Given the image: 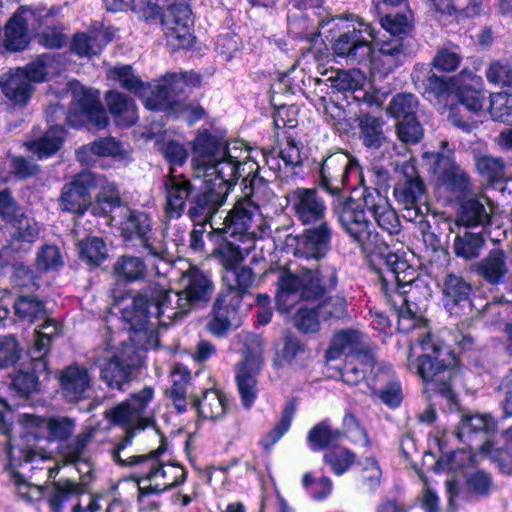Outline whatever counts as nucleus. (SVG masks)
I'll list each match as a JSON object with an SVG mask.
<instances>
[{
  "mask_svg": "<svg viewBox=\"0 0 512 512\" xmlns=\"http://www.w3.org/2000/svg\"><path fill=\"white\" fill-rule=\"evenodd\" d=\"M38 437L32 432H25L16 443L9 441L7 449V469L17 488L18 495L28 501H39L47 497L48 504L53 512H62L64 504L73 498H77L82 492V487L71 480H59L51 486L45 487L29 481L28 472L38 469L46 470L49 478L58 473V468L40 467L52 459L51 454L37 445Z\"/></svg>",
  "mask_w": 512,
  "mask_h": 512,
  "instance_id": "obj_1",
  "label": "nucleus"
},
{
  "mask_svg": "<svg viewBox=\"0 0 512 512\" xmlns=\"http://www.w3.org/2000/svg\"><path fill=\"white\" fill-rule=\"evenodd\" d=\"M71 107L53 104L46 110L49 130L38 140L27 143V148L39 159L56 153L64 139V125L72 128L86 127L88 130H102L109 124V118L100 101L97 90L77 85L72 91Z\"/></svg>",
  "mask_w": 512,
  "mask_h": 512,
  "instance_id": "obj_2",
  "label": "nucleus"
},
{
  "mask_svg": "<svg viewBox=\"0 0 512 512\" xmlns=\"http://www.w3.org/2000/svg\"><path fill=\"white\" fill-rule=\"evenodd\" d=\"M182 298L179 291L172 298L170 291L155 283L143 287L121 312L123 321L134 333L130 340L146 350L158 347L156 326L182 319L192 311L182 307Z\"/></svg>",
  "mask_w": 512,
  "mask_h": 512,
  "instance_id": "obj_3",
  "label": "nucleus"
},
{
  "mask_svg": "<svg viewBox=\"0 0 512 512\" xmlns=\"http://www.w3.org/2000/svg\"><path fill=\"white\" fill-rule=\"evenodd\" d=\"M338 213L340 225L361 250L383 261L384 268L380 276L382 280L390 281L398 288L411 290L418 281L417 271L405 259L389 250L378 232L372 229L365 212L359 210L354 202L349 201L340 207Z\"/></svg>",
  "mask_w": 512,
  "mask_h": 512,
  "instance_id": "obj_4",
  "label": "nucleus"
},
{
  "mask_svg": "<svg viewBox=\"0 0 512 512\" xmlns=\"http://www.w3.org/2000/svg\"><path fill=\"white\" fill-rule=\"evenodd\" d=\"M423 354L417 359V373L424 382V391L431 397L438 393L453 402L452 380L456 376V357L451 348L438 337L427 333L419 340Z\"/></svg>",
  "mask_w": 512,
  "mask_h": 512,
  "instance_id": "obj_5",
  "label": "nucleus"
},
{
  "mask_svg": "<svg viewBox=\"0 0 512 512\" xmlns=\"http://www.w3.org/2000/svg\"><path fill=\"white\" fill-rule=\"evenodd\" d=\"M242 165L216 136L204 132L194 139L191 167L196 178H205L212 183L224 182L230 193L241 176Z\"/></svg>",
  "mask_w": 512,
  "mask_h": 512,
  "instance_id": "obj_6",
  "label": "nucleus"
},
{
  "mask_svg": "<svg viewBox=\"0 0 512 512\" xmlns=\"http://www.w3.org/2000/svg\"><path fill=\"white\" fill-rule=\"evenodd\" d=\"M337 283L338 275L333 267L324 283L313 268L303 267L297 272L282 270L277 279L276 304L279 310L288 312L298 301L322 297L326 291L335 289Z\"/></svg>",
  "mask_w": 512,
  "mask_h": 512,
  "instance_id": "obj_7",
  "label": "nucleus"
},
{
  "mask_svg": "<svg viewBox=\"0 0 512 512\" xmlns=\"http://www.w3.org/2000/svg\"><path fill=\"white\" fill-rule=\"evenodd\" d=\"M0 219L15 228L8 243L0 249V266L4 267L31 250L39 237V228L33 219L25 217L9 188L0 190Z\"/></svg>",
  "mask_w": 512,
  "mask_h": 512,
  "instance_id": "obj_8",
  "label": "nucleus"
},
{
  "mask_svg": "<svg viewBox=\"0 0 512 512\" xmlns=\"http://www.w3.org/2000/svg\"><path fill=\"white\" fill-rule=\"evenodd\" d=\"M147 18L160 16L167 44L173 49H185L192 45V11L187 0H166V5H147Z\"/></svg>",
  "mask_w": 512,
  "mask_h": 512,
  "instance_id": "obj_9",
  "label": "nucleus"
},
{
  "mask_svg": "<svg viewBox=\"0 0 512 512\" xmlns=\"http://www.w3.org/2000/svg\"><path fill=\"white\" fill-rule=\"evenodd\" d=\"M442 292L444 306L450 315L464 316L461 328H466L479 319L486 311L494 307L472 293V287L462 276L447 274L443 279Z\"/></svg>",
  "mask_w": 512,
  "mask_h": 512,
  "instance_id": "obj_10",
  "label": "nucleus"
},
{
  "mask_svg": "<svg viewBox=\"0 0 512 512\" xmlns=\"http://www.w3.org/2000/svg\"><path fill=\"white\" fill-rule=\"evenodd\" d=\"M382 27L390 33L380 47V62L387 71L401 66L415 51V39L408 33L409 23L405 15L386 14L381 19Z\"/></svg>",
  "mask_w": 512,
  "mask_h": 512,
  "instance_id": "obj_11",
  "label": "nucleus"
},
{
  "mask_svg": "<svg viewBox=\"0 0 512 512\" xmlns=\"http://www.w3.org/2000/svg\"><path fill=\"white\" fill-rule=\"evenodd\" d=\"M358 172L359 166L357 160L343 151L330 154L321 163L319 169V184L322 189L336 197L337 203L334 205V211L338 217L340 207H343L349 201L354 202L357 208L361 210L359 203L351 197H344L342 194L351 175H356ZM362 211L364 212L363 209Z\"/></svg>",
  "mask_w": 512,
  "mask_h": 512,
  "instance_id": "obj_12",
  "label": "nucleus"
},
{
  "mask_svg": "<svg viewBox=\"0 0 512 512\" xmlns=\"http://www.w3.org/2000/svg\"><path fill=\"white\" fill-rule=\"evenodd\" d=\"M263 364V342L252 336L246 343L245 357L236 367V382L245 408H250L257 397L256 376Z\"/></svg>",
  "mask_w": 512,
  "mask_h": 512,
  "instance_id": "obj_13",
  "label": "nucleus"
},
{
  "mask_svg": "<svg viewBox=\"0 0 512 512\" xmlns=\"http://www.w3.org/2000/svg\"><path fill=\"white\" fill-rule=\"evenodd\" d=\"M228 195L224 182L212 183L211 180L205 179L200 188L195 187L187 216L195 224L210 223L213 228V217L225 204Z\"/></svg>",
  "mask_w": 512,
  "mask_h": 512,
  "instance_id": "obj_14",
  "label": "nucleus"
},
{
  "mask_svg": "<svg viewBox=\"0 0 512 512\" xmlns=\"http://www.w3.org/2000/svg\"><path fill=\"white\" fill-rule=\"evenodd\" d=\"M394 196L405 211L404 217L410 221L429 211L424 182L413 166L405 170L403 179L395 185Z\"/></svg>",
  "mask_w": 512,
  "mask_h": 512,
  "instance_id": "obj_15",
  "label": "nucleus"
},
{
  "mask_svg": "<svg viewBox=\"0 0 512 512\" xmlns=\"http://www.w3.org/2000/svg\"><path fill=\"white\" fill-rule=\"evenodd\" d=\"M153 396V388L146 386L138 393L131 395L126 401L107 410L105 417L113 424L125 427V435L123 437H126L130 431L134 436L135 430L144 429L145 410Z\"/></svg>",
  "mask_w": 512,
  "mask_h": 512,
  "instance_id": "obj_16",
  "label": "nucleus"
},
{
  "mask_svg": "<svg viewBox=\"0 0 512 512\" xmlns=\"http://www.w3.org/2000/svg\"><path fill=\"white\" fill-rule=\"evenodd\" d=\"M133 439V433L128 432L126 437H122L121 440L115 445L111 451L112 458L121 466H126L134 469L135 475L142 479L153 481L159 479V464L158 457L166 450L165 444L162 443L159 448L151 451L146 455H127L123 454L125 448L131 444Z\"/></svg>",
  "mask_w": 512,
  "mask_h": 512,
  "instance_id": "obj_17",
  "label": "nucleus"
},
{
  "mask_svg": "<svg viewBox=\"0 0 512 512\" xmlns=\"http://www.w3.org/2000/svg\"><path fill=\"white\" fill-rule=\"evenodd\" d=\"M124 219L120 226L122 235L126 240H136L148 255L164 259L166 250L160 243H156L151 233V221L144 212L134 211L127 207L122 208Z\"/></svg>",
  "mask_w": 512,
  "mask_h": 512,
  "instance_id": "obj_18",
  "label": "nucleus"
},
{
  "mask_svg": "<svg viewBox=\"0 0 512 512\" xmlns=\"http://www.w3.org/2000/svg\"><path fill=\"white\" fill-rule=\"evenodd\" d=\"M180 295L185 309H199L206 306L212 298L214 283L210 275L203 270L190 266L179 278Z\"/></svg>",
  "mask_w": 512,
  "mask_h": 512,
  "instance_id": "obj_19",
  "label": "nucleus"
},
{
  "mask_svg": "<svg viewBox=\"0 0 512 512\" xmlns=\"http://www.w3.org/2000/svg\"><path fill=\"white\" fill-rule=\"evenodd\" d=\"M101 181L98 175L89 170L77 174L62 188L60 197L62 210L83 214L92 205L91 190L95 189Z\"/></svg>",
  "mask_w": 512,
  "mask_h": 512,
  "instance_id": "obj_20",
  "label": "nucleus"
},
{
  "mask_svg": "<svg viewBox=\"0 0 512 512\" xmlns=\"http://www.w3.org/2000/svg\"><path fill=\"white\" fill-rule=\"evenodd\" d=\"M471 270L487 285L502 286L512 279V252L493 248L474 263Z\"/></svg>",
  "mask_w": 512,
  "mask_h": 512,
  "instance_id": "obj_21",
  "label": "nucleus"
},
{
  "mask_svg": "<svg viewBox=\"0 0 512 512\" xmlns=\"http://www.w3.org/2000/svg\"><path fill=\"white\" fill-rule=\"evenodd\" d=\"M140 365L141 357L135 346L125 343L119 355L103 364L100 378L111 389L125 390V386L131 381L133 369Z\"/></svg>",
  "mask_w": 512,
  "mask_h": 512,
  "instance_id": "obj_22",
  "label": "nucleus"
},
{
  "mask_svg": "<svg viewBox=\"0 0 512 512\" xmlns=\"http://www.w3.org/2000/svg\"><path fill=\"white\" fill-rule=\"evenodd\" d=\"M332 229L327 221L311 225L296 237L294 256L304 261L318 262L330 250Z\"/></svg>",
  "mask_w": 512,
  "mask_h": 512,
  "instance_id": "obj_23",
  "label": "nucleus"
},
{
  "mask_svg": "<svg viewBox=\"0 0 512 512\" xmlns=\"http://www.w3.org/2000/svg\"><path fill=\"white\" fill-rule=\"evenodd\" d=\"M332 229L327 221L311 225L296 237L294 256L304 261L318 262L330 250Z\"/></svg>",
  "mask_w": 512,
  "mask_h": 512,
  "instance_id": "obj_24",
  "label": "nucleus"
},
{
  "mask_svg": "<svg viewBox=\"0 0 512 512\" xmlns=\"http://www.w3.org/2000/svg\"><path fill=\"white\" fill-rule=\"evenodd\" d=\"M163 187L166 217L169 219L180 218L185 213L187 203L191 206L195 186L190 179L183 174H175V169L171 168L169 174L164 177Z\"/></svg>",
  "mask_w": 512,
  "mask_h": 512,
  "instance_id": "obj_25",
  "label": "nucleus"
},
{
  "mask_svg": "<svg viewBox=\"0 0 512 512\" xmlns=\"http://www.w3.org/2000/svg\"><path fill=\"white\" fill-rule=\"evenodd\" d=\"M297 220L305 226L326 221V205L316 189L296 188L288 195Z\"/></svg>",
  "mask_w": 512,
  "mask_h": 512,
  "instance_id": "obj_26",
  "label": "nucleus"
},
{
  "mask_svg": "<svg viewBox=\"0 0 512 512\" xmlns=\"http://www.w3.org/2000/svg\"><path fill=\"white\" fill-rule=\"evenodd\" d=\"M58 392L68 403L76 404L87 398L92 387L88 369L78 363L70 364L58 372Z\"/></svg>",
  "mask_w": 512,
  "mask_h": 512,
  "instance_id": "obj_27",
  "label": "nucleus"
},
{
  "mask_svg": "<svg viewBox=\"0 0 512 512\" xmlns=\"http://www.w3.org/2000/svg\"><path fill=\"white\" fill-rule=\"evenodd\" d=\"M362 201L365 209L371 214L376 224L390 235L401 230L399 217L391 206L388 198L376 188L363 189Z\"/></svg>",
  "mask_w": 512,
  "mask_h": 512,
  "instance_id": "obj_28",
  "label": "nucleus"
},
{
  "mask_svg": "<svg viewBox=\"0 0 512 512\" xmlns=\"http://www.w3.org/2000/svg\"><path fill=\"white\" fill-rule=\"evenodd\" d=\"M139 96L147 109L173 113L181 109L184 100L179 92L172 90L169 74L163 76L154 85L145 84Z\"/></svg>",
  "mask_w": 512,
  "mask_h": 512,
  "instance_id": "obj_29",
  "label": "nucleus"
},
{
  "mask_svg": "<svg viewBox=\"0 0 512 512\" xmlns=\"http://www.w3.org/2000/svg\"><path fill=\"white\" fill-rule=\"evenodd\" d=\"M139 96L147 109L173 113L181 109L184 100L179 92L172 90L169 74L163 76L154 85L145 84Z\"/></svg>",
  "mask_w": 512,
  "mask_h": 512,
  "instance_id": "obj_30",
  "label": "nucleus"
},
{
  "mask_svg": "<svg viewBox=\"0 0 512 512\" xmlns=\"http://www.w3.org/2000/svg\"><path fill=\"white\" fill-rule=\"evenodd\" d=\"M334 53L352 63L368 60L372 53L371 43L361 30L353 28L341 33L333 42Z\"/></svg>",
  "mask_w": 512,
  "mask_h": 512,
  "instance_id": "obj_31",
  "label": "nucleus"
},
{
  "mask_svg": "<svg viewBox=\"0 0 512 512\" xmlns=\"http://www.w3.org/2000/svg\"><path fill=\"white\" fill-rule=\"evenodd\" d=\"M28 432L32 429H45L49 441L68 442L76 428V421L69 416L40 417L32 414L23 416ZM34 434L37 436L36 432Z\"/></svg>",
  "mask_w": 512,
  "mask_h": 512,
  "instance_id": "obj_32",
  "label": "nucleus"
},
{
  "mask_svg": "<svg viewBox=\"0 0 512 512\" xmlns=\"http://www.w3.org/2000/svg\"><path fill=\"white\" fill-rule=\"evenodd\" d=\"M258 210L255 206L239 198L233 208L227 212L221 223L222 227H213V231L217 235H228L229 237L246 234L251 228L253 217Z\"/></svg>",
  "mask_w": 512,
  "mask_h": 512,
  "instance_id": "obj_33",
  "label": "nucleus"
},
{
  "mask_svg": "<svg viewBox=\"0 0 512 512\" xmlns=\"http://www.w3.org/2000/svg\"><path fill=\"white\" fill-rule=\"evenodd\" d=\"M371 351L372 349L364 342L363 334L359 330L342 329L332 338L326 358L334 360L341 354H345L346 358H351Z\"/></svg>",
  "mask_w": 512,
  "mask_h": 512,
  "instance_id": "obj_34",
  "label": "nucleus"
},
{
  "mask_svg": "<svg viewBox=\"0 0 512 512\" xmlns=\"http://www.w3.org/2000/svg\"><path fill=\"white\" fill-rule=\"evenodd\" d=\"M440 172V188L451 198L461 200L472 192V183L468 173L459 165L451 163L438 168Z\"/></svg>",
  "mask_w": 512,
  "mask_h": 512,
  "instance_id": "obj_35",
  "label": "nucleus"
},
{
  "mask_svg": "<svg viewBox=\"0 0 512 512\" xmlns=\"http://www.w3.org/2000/svg\"><path fill=\"white\" fill-rule=\"evenodd\" d=\"M460 201L456 219L457 225L471 228L485 226L490 223L491 215L485 206L486 197L479 195L467 196Z\"/></svg>",
  "mask_w": 512,
  "mask_h": 512,
  "instance_id": "obj_36",
  "label": "nucleus"
},
{
  "mask_svg": "<svg viewBox=\"0 0 512 512\" xmlns=\"http://www.w3.org/2000/svg\"><path fill=\"white\" fill-rule=\"evenodd\" d=\"M3 94L14 104L25 105L31 97L33 86L23 68L11 69L0 78Z\"/></svg>",
  "mask_w": 512,
  "mask_h": 512,
  "instance_id": "obj_37",
  "label": "nucleus"
},
{
  "mask_svg": "<svg viewBox=\"0 0 512 512\" xmlns=\"http://www.w3.org/2000/svg\"><path fill=\"white\" fill-rule=\"evenodd\" d=\"M105 101L116 125L122 128L133 126L138 120L135 101L118 91H108Z\"/></svg>",
  "mask_w": 512,
  "mask_h": 512,
  "instance_id": "obj_38",
  "label": "nucleus"
},
{
  "mask_svg": "<svg viewBox=\"0 0 512 512\" xmlns=\"http://www.w3.org/2000/svg\"><path fill=\"white\" fill-rule=\"evenodd\" d=\"M242 198L256 208L272 201L274 193L269 182L259 174L258 168L243 179Z\"/></svg>",
  "mask_w": 512,
  "mask_h": 512,
  "instance_id": "obj_39",
  "label": "nucleus"
},
{
  "mask_svg": "<svg viewBox=\"0 0 512 512\" xmlns=\"http://www.w3.org/2000/svg\"><path fill=\"white\" fill-rule=\"evenodd\" d=\"M393 374V369L390 365L379 366L375 372V378L384 382L385 386L378 390L375 386L371 385L370 389L372 395L378 396L386 406L397 408L402 402L403 394L401 385L393 379Z\"/></svg>",
  "mask_w": 512,
  "mask_h": 512,
  "instance_id": "obj_40",
  "label": "nucleus"
},
{
  "mask_svg": "<svg viewBox=\"0 0 512 512\" xmlns=\"http://www.w3.org/2000/svg\"><path fill=\"white\" fill-rule=\"evenodd\" d=\"M98 433L99 429L95 426L82 428L74 438L61 447V453L70 463L84 461Z\"/></svg>",
  "mask_w": 512,
  "mask_h": 512,
  "instance_id": "obj_41",
  "label": "nucleus"
},
{
  "mask_svg": "<svg viewBox=\"0 0 512 512\" xmlns=\"http://www.w3.org/2000/svg\"><path fill=\"white\" fill-rule=\"evenodd\" d=\"M122 152V145L113 137H103L91 144L84 145L76 151L77 160L89 166L95 162V157L117 156Z\"/></svg>",
  "mask_w": 512,
  "mask_h": 512,
  "instance_id": "obj_42",
  "label": "nucleus"
},
{
  "mask_svg": "<svg viewBox=\"0 0 512 512\" xmlns=\"http://www.w3.org/2000/svg\"><path fill=\"white\" fill-rule=\"evenodd\" d=\"M376 357L373 351L346 358L341 372L342 379L349 385H357L365 379L367 371H374Z\"/></svg>",
  "mask_w": 512,
  "mask_h": 512,
  "instance_id": "obj_43",
  "label": "nucleus"
},
{
  "mask_svg": "<svg viewBox=\"0 0 512 512\" xmlns=\"http://www.w3.org/2000/svg\"><path fill=\"white\" fill-rule=\"evenodd\" d=\"M13 309L19 320L29 324L47 317L45 303L35 294L17 296L13 303Z\"/></svg>",
  "mask_w": 512,
  "mask_h": 512,
  "instance_id": "obj_44",
  "label": "nucleus"
},
{
  "mask_svg": "<svg viewBox=\"0 0 512 512\" xmlns=\"http://www.w3.org/2000/svg\"><path fill=\"white\" fill-rule=\"evenodd\" d=\"M385 122L381 117L363 113L358 117L360 136L363 144L370 149H379L387 140L383 126Z\"/></svg>",
  "mask_w": 512,
  "mask_h": 512,
  "instance_id": "obj_45",
  "label": "nucleus"
},
{
  "mask_svg": "<svg viewBox=\"0 0 512 512\" xmlns=\"http://www.w3.org/2000/svg\"><path fill=\"white\" fill-rule=\"evenodd\" d=\"M225 396L217 390H206L202 398L194 396L191 405L202 419L215 420L226 411Z\"/></svg>",
  "mask_w": 512,
  "mask_h": 512,
  "instance_id": "obj_46",
  "label": "nucleus"
},
{
  "mask_svg": "<svg viewBox=\"0 0 512 512\" xmlns=\"http://www.w3.org/2000/svg\"><path fill=\"white\" fill-rule=\"evenodd\" d=\"M431 9L444 15H455L458 20L478 15L481 0H428Z\"/></svg>",
  "mask_w": 512,
  "mask_h": 512,
  "instance_id": "obj_47",
  "label": "nucleus"
},
{
  "mask_svg": "<svg viewBox=\"0 0 512 512\" xmlns=\"http://www.w3.org/2000/svg\"><path fill=\"white\" fill-rule=\"evenodd\" d=\"M114 274L126 282L142 280L147 275L144 260L137 256L122 255L113 265Z\"/></svg>",
  "mask_w": 512,
  "mask_h": 512,
  "instance_id": "obj_48",
  "label": "nucleus"
},
{
  "mask_svg": "<svg viewBox=\"0 0 512 512\" xmlns=\"http://www.w3.org/2000/svg\"><path fill=\"white\" fill-rule=\"evenodd\" d=\"M158 474L159 479L153 481L149 487L141 488L143 492L145 490V493H160L182 484L186 477V473L181 466L173 464L165 466L162 462L159 464Z\"/></svg>",
  "mask_w": 512,
  "mask_h": 512,
  "instance_id": "obj_49",
  "label": "nucleus"
},
{
  "mask_svg": "<svg viewBox=\"0 0 512 512\" xmlns=\"http://www.w3.org/2000/svg\"><path fill=\"white\" fill-rule=\"evenodd\" d=\"M79 258L89 265L99 266L108 258V248L101 237L88 236L77 243Z\"/></svg>",
  "mask_w": 512,
  "mask_h": 512,
  "instance_id": "obj_50",
  "label": "nucleus"
},
{
  "mask_svg": "<svg viewBox=\"0 0 512 512\" xmlns=\"http://www.w3.org/2000/svg\"><path fill=\"white\" fill-rule=\"evenodd\" d=\"M457 98L469 112L478 113L482 110L485 96L481 91V79L477 76L471 77V83H463L458 87Z\"/></svg>",
  "mask_w": 512,
  "mask_h": 512,
  "instance_id": "obj_51",
  "label": "nucleus"
},
{
  "mask_svg": "<svg viewBox=\"0 0 512 512\" xmlns=\"http://www.w3.org/2000/svg\"><path fill=\"white\" fill-rule=\"evenodd\" d=\"M101 178V182L97 187H100V191L96 196V202L92 205V212L98 216H108L110 212L115 208L121 206V198L119 191L113 183H108L104 178Z\"/></svg>",
  "mask_w": 512,
  "mask_h": 512,
  "instance_id": "obj_52",
  "label": "nucleus"
},
{
  "mask_svg": "<svg viewBox=\"0 0 512 512\" xmlns=\"http://www.w3.org/2000/svg\"><path fill=\"white\" fill-rule=\"evenodd\" d=\"M328 81L331 82V86L337 91L351 93L354 100L355 94H363L365 77L358 70L336 71L335 75L328 78Z\"/></svg>",
  "mask_w": 512,
  "mask_h": 512,
  "instance_id": "obj_53",
  "label": "nucleus"
},
{
  "mask_svg": "<svg viewBox=\"0 0 512 512\" xmlns=\"http://www.w3.org/2000/svg\"><path fill=\"white\" fill-rule=\"evenodd\" d=\"M418 99L411 93H398L389 102L386 112L399 122L416 117Z\"/></svg>",
  "mask_w": 512,
  "mask_h": 512,
  "instance_id": "obj_54",
  "label": "nucleus"
},
{
  "mask_svg": "<svg viewBox=\"0 0 512 512\" xmlns=\"http://www.w3.org/2000/svg\"><path fill=\"white\" fill-rule=\"evenodd\" d=\"M484 245L485 239L481 233L465 232L462 235L456 236L453 251L459 258L472 260L480 255Z\"/></svg>",
  "mask_w": 512,
  "mask_h": 512,
  "instance_id": "obj_55",
  "label": "nucleus"
},
{
  "mask_svg": "<svg viewBox=\"0 0 512 512\" xmlns=\"http://www.w3.org/2000/svg\"><path fill=\"white\" fill-rule=\"evenodd\" d=\"M234 310L225 306V299L217 297L213 304L212 318L207 323V329L213 335L223 336L231 328Z\"/></svg>",
  "mask_w": 512,
  "mask_h": 512,
  "instance_id": "obj_56",
  "label": "nucleus"
},
{
  "mask_svg": "<svg viewBox=\"0 0 512 512\" xmlns=\"http://www.w3.org/2000/svg\"><path fill=\"white\" fill-rule=\"evenodd\" d=\"M478 173L490 183L501 182L506 178V163L502 158L480 155L475 158Z\"/></svg>",
  "mask_w": 512,
  "mask_h": 512,
  "instance_id": "obj_57",
  "label": "nucleus"
},
{
  "mask_svg": "<svg viewBox=\"0 0 512 512\" xmlns=\"http://www.w3.org/2000/svg\"><path fill=\"white\" fill-rule=\"evenodd\" d=\"M342 438V432L331 429L326 421L315 425L308 433L307 440L312 450H322L337 444Z\"/></svg>",
  "mask_w": 512,
  "mask_h": 512,
  "instance_id": "obj_58",
  "label": "nucleus"
},
{
  "mask_svg": "<svg viewBox=\"0 0 512 512\" xmlns=\"http://www.w3.org/2000/svg\"><path fill=\"white\" fill-rule=\"evenodd\" d=\"M380 283L381 290L384 293L387 303H389L395 309V311L398 312V316H411L413 311L409 306V300L407 298V294L411 290L407 288H398V286L390 281H383L382 277H380Z\"/></svg>",
  "mask_w": 512,
  "mask_h": 512,
  "instance_id": "obj_59",
  "label": "nucleus"
},
{
  "mask_svg": "<svg viewBox=\"0 0 512 512\" xmlns=\"http://www.w3.org/2000/svg\"><path fill=\"white\" fill-rule=\"evenodd\" d=\"M494 487L492 476L484 470H476L466 474L465 489L472 499L489 496Z\"/></svg>",
  "mask_w": 512,
  "mask_h": 512,
  "instance_id": "obj_60",
  "label": "nucleus"
},
{
  "mask_svg": "<svg viewBox=\"0 0 512 512\" xmlns=\"http://www.w3.org/2000/svg\"><path fill=\"white\" fill-rule=\"evenodd\" d=\"M497 431V424L490 415H473L463 419L459 428L460 436H468L473 433H484L492 436Z\"/></svg>",
  "mask_w": 512,
  "mask_h": 512,
  "instance_id": "obj_61",
  "label": "nucleus"
},
{
  "mask_svg": "<svg viewBox=\"0 0 512 512\" xmlns=\"http://www.w3.org/2000/svg\"><path fill=\"white\" fill-rule=\"evenodd\" d=\"M296 411L294 403H288L283 411L280 420L276 423L272 430H270L261 441V445L266 450L276 444L280 438L289 430L292 419Z\"/></svg>",
  "mask_w": 512,
  "mask_h": 512,
  "instance_id": "obj_62",
  "label": "nucleus"
},
{
  "mask_svg": "<svg viewBox=\"0 0 512 512\" xmlns=\"http://www.w3.org/2000/svg\"><path fill=\"white\" fill-rule=\"evenodd\" d=\"M28 43L27 29L12 17L5 27V48L11 52H17L25 49Z\"/></svg>",
  "mask_w": 512,
  "mask_h": 512,
  "instance_id": "obj_63",
  "label": "nucleus"
},
{
  "mask_svg": "<svg viewBox=\"0 0 512 512\" xmlns=\"http://www.w3.org/2000/svg\"><path fill=\"white\" fill-rule=\"evenodd\" d=\"M487 80L501 87L512 86V61L499 59L492 61L486 70Z\"/></svg>",
  "mask_w": 512,
  "mask_h": 512,
  "instance_id": "obj_64",
  "label": "nucleus"
}]
</instances>
